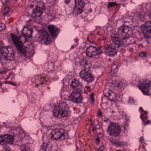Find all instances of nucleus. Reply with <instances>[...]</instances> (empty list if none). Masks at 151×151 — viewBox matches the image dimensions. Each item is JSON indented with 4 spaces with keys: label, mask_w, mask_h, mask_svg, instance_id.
Wrapping results in <instances>:
<instances>
[{
    "label": "nucleus",
    "mask_w": 151,
    "mask_h": 151,
    "mask_svg": "<svg viewBox=\"0 0 151 151\" xmlns=\"http://www.w3.org/2000/svg\"><path fill=\"white\" fill-rule=\"evenodd\" d=\"M14 136L10 134H5L0 136V144L2 145H14Z\"/></svg>",
    "instance_id": "12"
},
{
    "label": "nucleus",
    "mask_w": 151,
    "mask_h": 151,
    "mask_svg": "<svg viewBox=\"0 0 151 151\" xmlns=\"http://www.w3.org/2000/svg\"><path fill=\"white\" fill-rule=\"evenodd\" d=\"M38 25H41L44 24V26L46 25L45 24L43 23V24L41 23L42 22L43 20V18L40 17L42 15V13L45 12V4L42 1L38 2Z\"/></svg>",
    "instance_id": "15"
},
{
    "label": "nucleus",
    "mask_w": 151,
    "mask_h": 151,
    "mask_svg": "<svg viewBox=\"0 0 151 151\" xmlns=\"http://www.w3.org/2000/svg\"><path fill=\"white\" fill-rule=\"evenodd\" d=\"M65 2L66 4H68L69 3V1H65Z\"/></svg>",
    "instance_id": "50"
},
{
    "label": "nucleus",
    "mask_w": 151,
    "mask_h": 151,
    "mask_svg": "<svg viewBox=\"0 0 151 151\" xmlns=\"http://www.w3.org/2000/svg\"><path fill=\"white\" fill-rule=\"evenodd\" d=\"M82 63H80V65H81Z\"/></svg>",
    "instance_id": "60"
},
{
    "label": "nucleus",
    "mask_w": 151,
    "mask_h": 151,
    "mask_svg": "<svg viewBox=\"0 0 151 151\" xmlns=\"http://www.w3.org/2000/svg\"><path fill=\"white\" fill-rule=\"evenodd\" d=\"M150 20L146 21L145 23V29L143 31V35L147 38V41L148 43H151V11L148 14Z\"/></svg>",
    "instance_id": "7"
},
{
    "label": "nucleus",
    "mask_w": 151,
    "mask_h": 151,
    "mask_svg": "<svg viewBox=\"0 0 151 151\" xmlns=\"http://www.w3.org/2000/svg\"><path fill=\"white\" fill-rule=\"evenodd\" d=\"M28 143L23 144L21 146V151H29L30 149L28 145Z\"/></svg>",
    "instance_id": "27"
},
{
    "label": "nucleus",
    "mask_w": 151,
    "mask_h": 151,
    "mask_svg": "<svg viewBox=\"0 0 151 151\" xmlns=\"http://www.w3.org/2000/svg\"><path fill=\"white\" fill-rule=\"evenodd\" d=\"M104 52L107 55L114 57L116 55L118 50L114 45L112 44H106L104 46Z\"/></svg>",
    "instance_id": "13"
},
{
    "label": "nucleus",
    "mask_w": 151,
    "mask_h": 151,
    "mask_svg": "<svg viewBox=\"0 0 151 151\" xmlns=\"http://www.w3.org/2000/svg\"><path fill=\"white\" fill-rule=\"evenodd\" d=\"M13 133L12 135L15 137L18 136L21 138H23L26 136V134L24 131L19 128H17L13 129L11 131Z\"/></svg>",
    "instance_id": "20"
},
{
    "label": "nucleus",
    "mask_w": 151,
    "mask_h": 151,
    "mask_svg": "<svg viewBox=\"0 0 151 151\" xmlns=\"http://www.w3.org/2000/svg\"><path fill=\"white\" fill-rule=\"evenodd\" d=\"M71 85L73 89L77 91L81 92L83 88V86L77 80L73 79L71 82Z\"/></svg>",
    "instance_id": "18"
},
{
    "label": "nucleus",
    "mask_w": 151,
    "mask_h": 151,
    "mask_svg": "<svg viewBox=\"0 0 151 151\" xmlns=\"http://www.w3.org/2000/svg\"><path fill=\"white\" fill-rule=\"evenodd\" d=\"M147 111H144L143 113H141L140 116L143 122L145 125L150 124L151 123L150 121L147 119Z\"/></svg>",
    "instance_id": "22"
},
{
    "label": "nucleus",
    "mask_w": 151,
    "mask_h": 151,
    "mask_svg": "<svg viewBox=\"0 0 151 151\" xmlns=\"http://www.w3.org/2000/svg\"><path fill=\"white\" fill-rule=\"evenodd\" d=\"M86 88H87L88 91H90L91 88L90 87L87 86L86 87Z\"/></svg>",
    "instance_id": "47"
},
{
    "label": "nucleus",
    "mask_w": 151,
    "mask_h": 151,
    "mask_svg": "<svg viewBox=\"0 0 151 151\" xmlns=\"http://www.w3.org/2000/svg\"><path fill=\"white\" fill-rule=\"evenodd\" d=\"M118 141H114V143L113 144H114L115 145H117L118 143Z\"/></svg>",
    "instance_id": "45"
},
{
    "label": "nucleus",
    "mask_w": 151,
    "mask_h": 151,
    "mask_svg": "<svg viewBox=\"0 0 151 151\" xmlns=\"http://www.w3.org/2000/svg\"><path fill=\"white\" fill-rule=\"evenodd\" d=\"M104 149V146L103 145L100 146L98 149L99 151H103Z\"/></svg>",
    "instance_id": "39"
},
{
    "label": "nucleus",
    "mask_w": 151,
    "mask_h": 151,
    "mask_svg": "<svg viewBox=\"0 0 151 151\" xmlns=\"http://www.w3.org/2000/svg\"><path fill=\"white\" fill-rule=\"evenodd\" d=\"M0 54L3 55V59L6 63L15 60L14 49L9 46H6L2 41L0 42Z\"/></svg>",
    "instance_id": "2"
},
{
    "label": "nucleus",
    "mask_w": 151,
    "mask_h": 151,
    "mask_svg": "<svg viewBox=\"0 0 151 151\" xmlns=\"http://www.w3.org/2000/svg\"><path fill=\"white\" fill-rule=\"evenodd\" d=\"M37 86H38V84H36V85L35 86H36L37 87Z\"/></svg>",
    "instance_id": "61"
},
{
    "label": "nucleus",
    "mask_w": 151,
    "mask_h": 151,
    "mask_svg": "<svg viewBox=\"0 0 151 151\" xmlns=\"http://www.w3.org/2000/svg\"><path fill=\"white\" fill-rule=\"evenodd\" d=\"M5 27V25L3 23H0V32L4 29Z\"/></svg>",
    "instance_id": "37"
},
{
    "label": "nucleus",
    "mask_w": 151,
    "mask_h": 151,
    "mask_svg": "<svg viewBox=\"0 0 151 151\" xmlns=\"http://www.w3.org/2000/svg\"><path fill=\"white\" fill-rule=\"evenodd\" d=\"M39 144H40V150L41 151H50V145L45 143L44 140L40 141Z\"/></svg>",
    "instance_id": "21"
},
{
    "label": "nucleus",
    "mask_w": 151,
    "mask_h": 151,
    "mask_svg": "<svg viewBox=\"0 0 151 151\" xmlns=\"http://www.w3.org/2000/svg\"><path fill=\"white\" fill-rule=\"evenodd\" d=\"M34 6L33 5H30V8H32V9L33 8Z\"/></svg>",
    "instance_id": "49"
},
{
    "label": "nucleus",
    "mask_w": 151,
    "mask_h": 151,
    "mask_svg": "<svg viewBox=\"0 0 151 151\" xmlns=\"http://www.w3.org/2000/svg\"><path fill=\"white\" fill-rule=\"evenodd\" d=\"M87 39H88V41H89L90 43H92L93 42V41H92V42H91L90 41H89V39H88V38H87Z\"/></svg>",
    "instance_id": "52"
},
{
    "label": "nucleus",
    "mask_w": 151,
    "mask_h": 151,
    "mask_svg": "<svg viewBox=\"0 0 151 151\" xmlns=\"http://www.w3.org/2000/svg\"><path fill=\"white\" fill-rule=\"evenodd\" d=\"M33 29L28 27L24 26L22 29L21 32L23 35V37L25 38H31L32 36Z\"/></svg>",
    "instance_id": "19"
},
{
    "label": "nucleus",
    "mask_w": 151,
    "mask_h": 151,
    "mask_svg": "<svg viewBox=\"0 0 151 151\" xmlns=\"http://www.w3.org/2000/svg\"><path fill=\"white\" fill-rule=\"evenodd\" d=\"M28 42L25 41V42H24V44H26V43H28Z\"/></svg>",
    "instance_id": "55"
},
{
    "label": "nucleus",
    "mask_w": 151,
    "mask_h": 151,
    "mask_svg": "<svg viewBox=\"0 0 151 151\" xmlns=\"http://www.w3.org/2000/svg\"><path fill=\"white\" fill-rule=\"evenodd\" d=\"M94 94L92 93L91 94L90 96L91 100V102L92 104H93L94 102L95 99L93 97Z\"/></svg>",
    "instance_id": "35"
},
{
    "label": "nucleus",
    "mask_w": 151,
    "mask_h": 151,
    "mask_svg": "<svg viewBox=\"0 0 151 151\" xmlns=\"http://www.w3.org/2000/svg\"><path fill=\"white\" fill-rule=\"evenodd\" d=\"M118 38H119V37L116 32L115 31H113L112 32L111 35V41H112Z\"/></svg>",
    "instance_id": "28"
},
{
    "label": "nucleus",
    "mask_w": 151,
    "mask_h": 151,
    "mask_svg": "<svg viewBox=\"0 0 151 151\" xmlns=\"http://www.w3.org/2000/svg\"><path fill=\"white\" fill-rule=\"evenodd\" d=\"M106 131L109 133L110 135L117 137L119 136V134L121 131V129L118 124L111 122Z\"/></svg>",
    "instance_id": "9"
},
{
    "label": "nucleus",
    "mask_w": 151,
    "mask_h": 151,
    "mask_svg": "<svg viewBox=\"0 0 151 151\" xmlns=\"http://www.w3.org/2000/svg\"><path fill=\"white\" fill-rule=\"evenodd\" d=\"M37 8L38 6L37 5L36 6V8L32 11L33 12L31 15L32 17L34 18L36 21L37 20L36 19L37 18V16L38 13Z\"/></svg>",
    "instance_id": "25"
},
{
    "label": "nucleus",
    "mask_w": 151,
    "mask_h": 151,
    "mask_svg": "<svg viewBox=\"0 0 151 151\" xmlns=\"http://www.w3.org/2000/svg\"><path fill=\"white\" fill-rule=\"evenodd\" d=\"M74 47V46H71V48H73Z\"/></svg>",
    "instance_id": "57"
},
{
    "label": "nucleus",
    "mask_w": 151,
    "mask_h": 151,
    "mask_svg": "<svg viewBox=\"0 0 151 151\" xmlns=\"http://www.w3.org/2000/svg\"><path fill=\"white\" fill-rule=\"evenodd\" d=\"M96 130V129H95L94 128H93L92 129V130L93 131H95V130Z\"/></svg>",
    "instance_id": "54"
},
{
    "label": "nucleus",
    "mask_w": 151,
    "mask_h": 151,
    "mask_svg": "<svg viewBox=\"0 0 151 151\" xmlns=\"http://www.w3.org/2000/svg\"><path fill=\"white\" fill-rule=\"evenodd\" d=\"M50 137L56 140L67 139L68 137L67 132L63 129H57L53 130L50 134Z\"/></svg>",
    "instance_id": "6"
},
{
    "label": "nucleus",
    "mask_w": 151,
    "mask_h": 151,
    "mask_svg": "<svg viewBox=\"0 0 151 151\" xmlns=\"http://www.w3.org/2000/svg\"><path fill=\"white\" fill-rule=\"evenodd\" d=\"M112 85L114 87V89L116 90H119V88H121L120 83H113Z\"/></svg>",
    "instance_id": "33"
},
{
    "label": "nucleus",
    "mask_w": 151,
    "mask_h": 151,
    "mask_svg": "<svg viewBox=\"0 0 151 151\" xmlns=\"http://www.w3.org/2000/svg\"><path fill=\"white\" fill-rule=\"evenodd\" d=\"M44 74H42V75H40L38 76V77L40 78V82H41L40 83H38V85L39 84L42 85L43 83L45 82L46 81V80H45Z\"/></svg>",
    "instance_id": "29"
},
{
    "label": "nucleus",
    "mask_w": 151,
    "mask_h": 151,
    "mask_svg": "<svg viewBox=\"0 0 151 151\" xmlns=\"http://www.w3.org/2000/svg\"><path fill=\"white\" fill-rule=\"evenodd\" d=\"M132 31L131 27L125 25H122L118 29V34L122 40L119 37L112 42L115 47H119L122 45H129L131 43L129 39L130 37Z\"/></svg>",
    "instance_id": "1"
},
{
    "label": "nucleus",
    "mask_w": 151,
    "mask_h": 151,
    "mask_svg": "<svg viewBox=\"0 0 151 151\" xmlns=\"http://www.w3.org/2000/svg\"><path fill=\"white\" fill-rule=\"evenodd\" d=\"M147 55L146 52H141L139 53V56L142 58H145L146 57Z\"/></svg>",
    "instance_id": "34"
},
{
    "label": "nucleus",
    "mask_w": 151,
    "mask_h": 151,
    "mask_svg": "<svg viewBox=\"0 0 151 151\" xmlns=\"http://www.w3.org/2000/svg\"><path fill=\"white\" fill-rule=\"evenodd\" d=\"M75 7L83 9L85 6L84 0H75Z\"/></svg>",
    "instance_id": "23"
},
{
    "label": "nucleus",
    "mask_w": 151,
    "mask_h": 151,
    "mask_svg": "<svg viewBox=\"0 0 151 151\" xmlns=\"http://www.w3.org/2000/svg\"><path fill=\"white\" fill-rule=\"evenodd\" d=\"M118 6L117 3L114 2H108V5L107 7L108 8L111 7H114Z\"/></svg>",
    "instance_id": "30"
},
{
    "label": "nucleus",
    "mask_w": 151,
    "mask_h": 151,
    "mask_svg": "<svg viewBox=\"0 0 151 151\" xmlns=\"http://www.w3.org/2000/svg\"><path fill=\"white\" fill-rule=\"evenodd\" d=\"M45 66L46 68L47 71L48 73H51L52 71H54L55 70L54 65L52 63H45Z\"/></svg>",
    "instance_id": "24"
},
{
    "label": "nucleus",
    "mask_w": 151,
    "mask_h": 151,
    "mask_svg": "<svg viewBox=\"0 0 151 151\" xmlns=\"http://www.w3.org/2000/svg\"><path fill=\"white\" fill-rule=\"evenodd\" d=\"M90 11L91 12H92V10L91 9L90 10Z\"/></svg>",
    "instance_id": "58"
},
{
    "label": "nucleus",
    "mask_w": 151,
    "mask_h": 151,
    "mask_svg": "<svg viewBox=\"0 0 151 151\" xmlns=\"http://www.w3.org/2000/svg\"><path fill=\"white\" fill-rule=\"evenodd\" d=\"M53 114L59 118H63L70 114L68 106L63 101L59 102L58 106L53 110Z\"/></svg>",
    "instance_id": "3"
},
{
    "label": "nucleus",
    "mask_w": 151,
    "mask_h": 151,
    "mask_svg": "<svg viewBox=\"0 0 151 151\" xmlns=\"http://www.w3.org/2000/svg\"><path fill=\"white\" fill-rule=\"evenodd\" d=\"M75 41L76 42H77V41H78V39H75Z\"/></svg>",
    "instance_id": "53"
},
{
    "label": "nucleus",
    "mask_w": 151,
    "mask_h": 151,
    "mask_svg": "<svg viewBox=\"0 0 151 151\" xmlns=\"http://www.w3.org/2000/svg\"><path fill=\"white\" fill-rule=\"evenodd\" d=\"M98 112L97 113V115L99 117H101L102 115V113L101 111H100V109H98Z\"/></svg>",
    "instance_id": "38"
},
{
    "label": "nucleus",
    "mask_w": 151,
    "mask_h": 151,
    "mask_svg": "<svg viewBox=\"0 0 151 151\" xmlns=\"http://www.w3.org/2000/svg\"><path fill=\"white\" fill-rule=\"evenodd\" d=\"M82 99L80 92H73L71 93V96L68 97V100L74 103H80L82 102Z\"/></svg>",
    "instance_id": "14"
},
{
    "label": "nucleus",
    "mask_w": 151,
    "mask_h": 151,
    "mask_svg": "<svg viewBox=\"0 0 151 151\" xmlns=\"http://www.w3.org/2000/svg\"><path fill=\"white\" fill-rule=\"evenodd\" d=\"M83 11V9L80 8H79V9H78V8L75 7L73 12L74 14L78 15L81 13Z\"/></svg>",
    "instance_id": "26"
},
{
    "label": "nucleus",
    "mask_w": 151,
    "mask_h": 151,
    "mask_svg": "<svg viewBox=\"0 0 151 151\" xmlns=\"http://www.w3.org/2000/svg\"><path fill=\"white\" fill-rule=\"evenodd\" d=\"M99 33H100V32H97V34H98V35L99 34Z\"/></svg>",
    "instance_id": "56"
},
{
    "label": "nucleus",
    "mask_w": 151,
    "mask_h": 151,
    "mask_svg": "<svg viewBox=\"0 0 151 151\" xmlns=\"http://www.w3.org/2000/svg\"><path fill=\"white\" fill-rule=\"evenodd\" d=\"M139 110L140 111H141V113H143L144 111H144L143 110V108L141 107H140L139 108Z\"/></svg>",
    "instance_id": "43"
},
{
    "label": "nucleus",
    "mask_w": 151,
    "mask_h": 151,
    "mask_svg": "<svg viewBox=\"0 0 151 151\" xmlns=\"http://www.w3.org/2000/svg\"><path fill=\"white\" fill-rule=\"evenodd\" d=\"M134 100L132 99H129V100L128 101V102L129 103L131 104L134 102Z\"/></svg>",
    "instance_id": "41"
},
{
    "label": "nucleus",
    "mask_w": 151,
    "mask_h": 151,
    "mask_svg": "<svg viewBox=\"0 0 151 151\" xmlns=\"http://www.w3.org/2000/svg\"><path fill=\"white\" fill-rule=\"evenodd\" d=\"M99 140V139H97V141H98Z\"/></svg>",
    "instance_id": "62"
},
{
    "label": "nucleus",
    "mask_w": 151,
    "mask_h": 151,
    "mask_svg": "<svg viewBox=\"0 0 151 151\" xmlns=\"http://www.w3.org/2000/svg\"><path fill=\"white\" fill-rule=\"evenodd\" d=\"M110 141L112 143L114 144V140L113 139H110Z\"/></svg>",
    "instance_id": "46"
},
{
    "label": "nucleus",
    "mask_w": 151,
    "mask_h": 151,
    "mask_svg": "<svg viewBox=\"0 0 151 151\" xmlns=\"http://www.w3.org/2000/svg\"><path fill=\"white\" fill-rule=\"evenodd\" d=\"M83 62L85 63L83 65L84 69L82 70L79 73V76L83 80L88 82H91L94 80V78L90 73V67H91V62L90 60H87Z\"/></svg>",
    "instance_id": "4"
},
{
    "label": "nucleus",
    "mask_w": 151,
    "mask_h": 151,
    "mask_svg": "<svg viewBox=\"0 0 151 151\" xmlns=\"http://www.w3.org/2000/svg\"><path fill=\"white\" fill-rule=\"evenodd\" d=\"M11 37L15 46L16 47L18 52L20 53L24 54L26 53V48L27 47L22 45V42L21 40V37H18L13 33H10Z\"/></svg>",
    "instance_id": "5"
},
{
    "label": "nucleus",
    "mask_w": 151,
    "mask_h": 151,
    "mask_svg": "<svg viewBox=\"0 0 151 151\" xmlns=\"http://www.w3.org/2000/svg\"><path fill=\"white\" fill-rule=\"evenodd\" d=\"M139 85V89L143 94L147 95H148V93L151 88V81L145 79L140 81Z\"/></svg>",
    "instance_id": "11"
},
{
    "label": "nucleus",
    "mask_w": 151,
    "mask_h": 151,
    "mask_svg": "<svg viewBox=\"0 0 151 151\" xmlns=\"http://www.w3.org/2000/svg\"><path fill=\"white\" fill-rule=\"evenodd\" d=\"M139 141H142V142H143L144 141L143 137H141L139 139Z\"/></svg>",
    "instance_id": "44"
},
{
    "label": "nucleus",
    "mask_w": 151,
    "mask_h": 151,
    "mask_svg": "<svg viewBox=\"0 0 151 151\" xmlns=\"http://www.w3.org/2000/svg\"><path fill=\"white\" fill-rule=\"evenodd\" d=\"M95 128L96 129H99L100 128L99 125V124H96L95 126Z\"/></svg>",
    "instance_id": "42"
},
{
    "label": "nucleus",
    "mask_w": 151,
    "mask_h": 151,
    "mask_svg": "<svg viewBox=\"0 0 151 151\" xmlns=\"http://www.w3.org/2000/svg\"><path fill=\"white\" fill-rule=\"evenodd\" d=\"M9 0H1V2L2 4L5 5H6V4L5 3L6 2H8Z\"/></svg>",
    "instance_id": "40"
},
{
    "label": "nucleus",
    "mask_w": 151,
    "mask_h": 151,
    "mask_svg": "<svg viewBox=\"0 0 151 151\" xmlns=\"http://www.w3.org/2000/svg\"><path fill=\"white\" fill-rule=\"evenodd\" d=\"M125 145V143L124 142H123L122 141H118L117 145L119 147H121Z\"/></svg>",
    "instance_id": "36"
},
{
    "label": "nucleus",
    "mask_w": 151,
    "mask_h": 151,
    "mask_svg": "<svg viewBox=\"0 0 151 151\" xmlns=\"http://www.w3.org/2000/svg\"><path fill=\"white\" fill-rule=\"evenodd\" d=\"M108 120H109V119L107 118V119H104V121L105 122H106L108 121Z\"/></svg>",
    "instance_id": "48"
},
{
    "label": "nucleus",
    "mask_w": 151,
    "mask_h": 151,
    "mask_svg": "<svg viewBox=\"0 0 151 151\" xmlns=\"http://www.w3.org/2000/svg\"><path fill=\"white\" fill-rule=\"evenodd\" d=\"M38 40L42 43L48 44L50 42V36L44 29H38Z\"/></svg>",
    "instance_id": "10"
},
{
    "label": "nucleus",
    "mask_w": 151,
    "mask_h": 151,
    "mask_svg": "<svg viewBox=\"0 0 151 151\" xmlns=\"http://www.w3.org/2000/svg\"><path fill=\"white\" fill-rule=\"evenodd\" d=\"M54 151H61L59 149H57Z\"/></svg>",
    "instance_id": "51"
},
{
    "label": "nucleus",
    "mask_w": 151,
    "mask_h": 151,
    "mask_svg": "<svg viewBox=\"0 0 151 151\" xmlns=\"http://www.w3.org/2000/svg\"><path fill=\"white\" fill-rule=\"evenodd\" d=\"M104 96L107 97L109 100L111 101H116L117 97L116 94L112 91L109 90H104Z\"/></svg>",
    "instance_id": "17"
},
{
    "label": "nucleus",
    "mask_w": 151,
    "mask_h": 151,
    "mask_svg": "<svg viewBox=\"0 0 151 151\" xmlns=\"http://www.w3.org/2000/svg\"><path fill=\"white\" fill-rule=\"evenodd\" d=\"M47 28L50 35L52 38L54 39L57 36L58 34L59 33V29L56 26L52 24L49 25Z\"/></svg>",
    "instance_id": "16"
},
{
    "label": "nucleus",
    "mask_w": 151,
    "mask_h": 151,
    "mask_svg": "<svg viewBox=\"0 0 151 151\" xmlns=\"http://www.w3.org/2000/svg\"><path fill=\"white\" fill-rule=\"evenodd\" d=\"M9 7L6 6L5 7L4 10L2 12L3 15L5 16L8 14L9 12Z\"/></svg>",
    "instance_id": "32"
},
{
    "label": "nucleus",
    "mask_w": 151,
    "mask_h": 151,
    "mask_svg": "<svg viewBox=\"0 0 151 151\" xmlns=\"http://www.w3.org/2000/svg\"><path fill=\"white\" fill-rule=\"evenodd\" d=\"M103 52L101 47L98 48L94 46H90L86 50L85 52L88 57L97 58L99 57V55Z\"/></svg>",
    "instance_id": "8"
},
{
    "label": "nucleus",
    "mask_w": 151,
    "mask_h": 151,
    "mask_svg": "<svg viewBox=\"0 0 151 151\" xmlns=\"http://www.w3.org/2000/svg\"><path fill=\"white\" fill-rule=\"evenodd\" d=\"M1 82H0V86H1Z\"/></svg>",
    "instance_id": "59"
},
{
    "label": "nucleus",
    "mask_w": 151,
    "mask_h": 151,
    "mask_svg": "<svg viewBox=\"0 0 151 151\" xmlns=\"http://www.w3.org/2000/svg\"><path fill=\"white\" fill-rule=\"evenodd\" d=\"M118 68L116 65L114 63L111 66V69L112 71H113V73H115V71L117 70Z\"/></svg>",
    "instance_id": "31"
}]
</instances>
